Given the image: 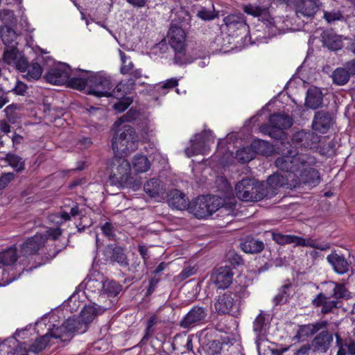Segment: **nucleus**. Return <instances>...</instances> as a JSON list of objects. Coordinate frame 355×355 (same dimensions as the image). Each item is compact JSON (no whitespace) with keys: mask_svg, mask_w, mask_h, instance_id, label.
I'll return each instance as SVG.
<instances>
[{"mask_svg":"<svg viewBox=\"0 0 355 355\" xmlns=\"http://www.w3.org/2000/svg\"><path fill=\"white\" fill-rule=\"evenodd\" d=\"M108 307H103L97 304H88L85 306L80 313V319L89 325L94 319L102 314Z\"/></svg>","mask_w":355,"mask_h":355,"instance_id":"nucleus-30","label":"nucleus"},{"mask_svg":"<svg viewBox=\"0 0 355 355\" xmlns=\"http://www.w3.org/2000/svg\"><path fill=\"white\" fill-rule=\"evenodd\" d=\"M240 300L236 293L227 292L219 296L215 303V309L218 314L236 315L239 313Z\"/></svg>","mask_w":355,"mask_h":355,"instance_id":"nucleus-12","label":"nucleus"},{"mask_svg":"<svg viewBox=\"0 0 355 355\" xmlns=\"http://www.w3.org/2000/svg\"><path fill=\"white\" fill-rule=\"evenodd\" d=\"M51 334V331L43 336L37 338L35 342L30 345L28 351L33 353L40 352L46 347L48 343L49 342V336L52 337Z\"/></svg>","mask_w":355,"mask_h":355,"instance_id":"nucleus-44","label":"nucleus"},{"mask_svg":"<svg viewBox=\"0 0 355 355\" xmlns=\"http://www.w3.org/2000/svg\"><path fill=\"white\" fill-rule=\"evenodd\" d=\"M168 206L178 210L189 208V202L185 194L179 190L173 189L167 194Z\"/></svg>","mask_w":355,"mask_h":355,"instance_id":"nucleus-23","label":"nucleus"},{"mask_svg":"<svg viewBox=\"0 0 355 355\" xmlns=\"http://www.w3.org/2000/svg\"><path fill=\"white\" fill-rule=\"evenodd\" d=\"M315 164V158L309 154L299 153L295 150H289L285 155L279 157L275 160V166L286 175L301 171L302 168L308 167Z\"/></svg>","mask_w":355,"mask_h":355,"instance_id":"nucleus-3","label":"nucleus"},{"mask_svg":"<svg viewBox=\"0 0 355 355\" xmlns=\"http://www.w3.org/2000/svg\"><path fill=\"white\" fill-rule=\"evenodd\" d=\"M0 35L5 46H17V39L18 35L13 29V27L1 26Z\"/></svg>","mask_w":355,"mask_h":355,"instance_id":"nucleus-34","label":"nucleus"},{"mask_svg":"<svg viewBox=\"0 0 355 355\" xmlns=\"http://www.w3.org/2000/svg\"><path fill=\"white\" fill-rule=\"evenodd\" d=\"M124 87L125 85L121 83H119L114 89H111L109 96H112L118 99L123 98L125 95Z\"/></svg>","mask_w":355,"mask_h":355,"instance_id":"nucleus-58","label":"nucleus"},{"mask_svg":"<svg viewBox=\"0 0 355 355\" xmlns=\"http://www.w3.org/2000/svg\"><path fill=\"white\" fill-rule=\"evenodd\" d=\"M336 345L338 347V350L336 355H346L347 352V349L345 344V340H343L341 337L338 334H336Z\"/></svg>","mask_w":355,"mask_h":355,"instance_id":"nucleus-64","label":"nucleus"},{"mask_svg":"<svg viewBox=\"0 0 355 355\" xmlns=\"http://www.w3.org/2000/svg\"><path fill=\"white\" fill-rule=\"evenodd\" d=\"M321 153L327 156H331L335 154L336 151V144L331 141L327 144H324L320 149Z\"/></svg>","mask_w":355,"mask_h":355,"instance_id":"nucleus-63","label":"nucleus"},{"mask_svg":"<svg viewBox=\"0 0 355 355\" xmlns=\"http://www.w3.org/2000/svg\"><path fill=\"white\" fill-rule=\"evenodd\" d=\"M324 18L329 24L334 23L336 21L344 19V16L339 10H334L332 11L324 12Z\"/></svg>","mask_w":355,"mask_h":355,"instance_id":"nucleus-50","label":"nucleus"},{"mask_svg":"<svg viewBox=\"0 0 355 355\" xmlns=\"http://www.w3.org/2000/svg\"><path fill=\"white\" fill-rule=\"evenodd\" d=\"M198 17L203 20H211L216 17H218V12H215L214 10H209L205 8H202L198 12Z\"/></svg>","mask_w":355,"mask_h":355,"instance_id":"nucleus-57","label":"nucleus"},{"mask_svg":"<svg viewBox=\"0 0 355 355\" xmlns=\"http://www.w3.org/2000/svg\"><path fill=\"white\" fill-rule=\"evenodd\" d=\"M6 162L12 167L17 173H21L25 169L24 161L19 156L8 153L5 157Z\"/></svg>","mask_w":355,"mask_h":355,"instance_id":"nucleus-41","label":"nucleus"},{"mask_svg":"<svg viewBox=\"0 0 355 355\" xmlns=\"http://www.w3.org/2000/svg\"><path fill=\"white\" fill-rule=\"evenodd\" d=\"M47 239V236L44 234H37L28 238L21 245V255L28 256L37 253L44 246Z\"/></svg>","mask_w":355,"mask_h":355,"instance_id":"nucleus-17","label":"nucleus"},{"mask_svg":"<svg viewBox=\"0 0 355 355\" xmlns=\"http://www.w3.org/2000/svg\"><path fill=\"white\" fill-rule=\"evenodd\" d=\"M306 140L303 143L304 148H315L320 141V137L313 132H306Z\"/></svg>","mask_w":355,"mask_h":355,"instance_id":"nucleus-46","label":"nucleus"},{"mask_svg":"<svg viewBox=\"0 0 355 355\" xmlns=\"http://www.w3.org/2000/svg\"><path fill=\"white\" fill-rule=\"evenodd\" d=\"M235 193L237 198L243 202H258L266 198L264 183L254 178H245L239 181Z\"/></svg>","mask_w":355,"mask_h":355,"instance_id":"nucleus-6","label":"nucleus"},{"mask_svg":"<svg viewBox=\"0 0 355 355\" xmlns=\"http://www.w3.org/2000/svg\"><path fill=\"white\" fill-rule=\"evenodd\" d=\"M227 259L234 266H239L243 263L241 257L234 251L228 252Z\"/></svg>","mask_w":355,"mask_h":355,"instance_id":"nucleus-60","label":"nucleus"},{"mask_svg":"<svg viewBox=\"0 0 355 355\" xmlns=\"http://www.w3.org/2000/svg\"><path fill=\"white\" fill-rule=\"evenodd\" d=\"M322 101L323 94L319 88L313 87L308 89L305 101L307 107L315 110L322 105Z\"/></svg>","mask_w":355,"mask_h":355,"instance_id":"nucleus-32","label":"nucleus"},{"mask_svg":"<svg viewBox=\"0 0 355 355\" xmlns=\"http://www.w3.org/2000/svg\"><path fill=\"white\" fill-rule=\"evenodd\" d=\"M184 50L185 49L181 50H175V55L174 61L176 64L182 65L193 62V60L186 55Z\"/></svg>","mask_w":355,"mask_h":355,"instance_id":"nucleus-51","label":"nucleus"},{"mask_svg":"<svg viewBox=\"0 0 355 355\" xmlns=\"http://www.w3.org/2000/svg\"><path fill=\"white\" fill-rule=\"evenodd\" d=\"M290 234H282L281 233H272V239L279 245L289 244Z\"/></svg>","mask_w":355,"mask_h":355,"instance_id":"nucleus-62","label":"nucleus"},{"mask_svg":"<svg viewBox=\"0 0 355 355\" xmlns=\"http://www.w3.org/2000/svg\"><path fill=\"white\" fill-rule=\"evenodd\" d=\"M306 132L301 130L293 134L292 142L296 147H303V143L306 140Z\"/></svg>","mask_w":355,"mask_h":355,"instance_id":"nucleus-55","label":"nucleus"},{"mask_svg":"<svg viewBox=\"0 0 355 355\" xmlns=\"http://www.w3.org/2000/svg\"><path fill=\"white\" fill-rule=\"evenodd\" d=\"M14 173H6L0 176V191L5 189L8 184L15 179Z\"/></svg>","mask_w":355,"mask_h":355,"instance_id":"nucleus-59","label":"nucleus"},{"mask_svg":"<svg viewBox=\"0 0 355 355\" xmlns=\"http://www.w3.org/2000/svg\"><path fill=\"white\" fill-rule=\"evenodd\" d=\"M20 54L17 46H5L2 59L8 65H13Z\"/></svg>","mask_w":355,"mask_h":355,"instance_id":"nucleus-40","label":"nucleus"},{"mask_svg":"<svg viewBox=\"0 0 355 355\" xmlns=\"http://www.w3.org/2000/svg\"><path fill=\"white\" fill-rule=\"evenodd\" d=\"M70 67L65 64H60L50 70L45 74L46 80L53 85H63L69 79Z\"/></svg>","mask_w":355,"mask_h":355,"instance_id":"nucleus-16","label":"nucleus"},{"mask_svg":"<svg viewBox=\"0 0 355 355\" xmlns=\"http://www.w3.org/2000/svg\"><path fill=\"white\" fill-rule=\"evenodd\" d=\"M89 87L88 94H92L97 97H109L113 84L110 77L92 73L89 78Z\"/></svg>","mask_w":355,"mask_h":355,"instance_id":"nucleus-13","label":"nucleus"},{"mask_svg":"<svg viewBox=\"0 0 355 355\" xmlns=\"http://www.w3.org/2000/svg\"><path fill=\"white\" fill-rule=\"evenodd\" d=\"M266 144L267 143L263 140H254L252 142L250 148L253 150L254 155L255 153L264 154Z\"/></svg>","mask_w":355,"mask_h":355,"instance_id":"nucleus-54","label":"nucleus"},{"mask_svg":"<svg viewBox=\"0 0 355 355\" xmlns=\"http://www.w3.org/2000/svg\"><path fill=\"white\" fill-rule=\"evenodd\" d=\"M241 248L245 253L257 254L263 250L265 244L258 239L247 236L240 244Z\"/></svg>","mask_w":355,"mask_h":355,"instance_id":"nucleus-31","label":"nucleus"},{"mask_svg":"<svg viewBox=\"0 0 355 355\" xmlns=\"http://www.w3.org/2000/svg\"><path fill=\"white\" fill-rule=\"evenodd\" d=\"M28 89V85L20 80H17L12 87H8L9 92H12L15 95L21 96H25L27 94Z\"/></svg>","mask_w":355,"mask_h":355,"instance_id":"nucleus-48","label":"nucleus"},{"mask_svg":"<svg viewBox=\"0 0 355 355\" xmlns=\"http://www.w3.org/2000/svg\"><path fill=\"white\" fill-rule=\"evenodd\" d=\"M123 156L116 155L110 159L108 164L110 170L109 182L114 186L134 187L135 180L130 175V164Z\"/></svg>","mask_w":355,"mask_h":355,"instance_id":"nucleus-4","label":"nucleus"},{"mask_svg":"<svg viewBox=\"0 0 355 355\" xmlns=\"http://www.w3.org/2000/svg\"><path fill=\"white\" fill-rule=\"evenodd\" d=\"M329 322L327 320H320L315 323L300 325L295 336L296 338H300L302 336H310L317 334L321 329H327Z\"/></svg>","mask_w":355,"mask_h":355,"instance_id":"nucleus-28","label":"nucleus"},{"mask_svg":"<svg viewBox=\"0 0 355 355\" xmlns=\"http://www.w3.org/2000/svg\"><path fill=\"white\" fill-rule=\"evenodd\" d=\"M208 315V310L201 306H193L179 322V326L189 330L205 323Z\"/></svg>","mask_w":355,"mask_h":355,"instance_id":"nucleus-14","label":"nucleus"},{"mask_svg":"<svg viewBox=\"0 0 355 355\" xmlns=\"http://www.w3.org/2000/svg\"><path fill=\"white\" fill-rule=\"evenodd\" d=\"M292 125V119L288 115L274 114L270 115L268 124L262 125L260 130L275 139H281L284 134L283 130L290 128Z\"/></svg>","mask_w":355,"mask_h":355,"instance_id":"nucleus-9","label":"nucleus"},{"mask_svg":"<svg viewBox=\"0 0 355 355\" xmlns=\"http://www.w3.org/2000/svg\"><path fill=\"white\" fill-rule=\"evenodd\" d=\"M318 8V0H301L297 5L295 15L299 19H311L314 17Z\"/></svg>","mask_w":355,"mask_h":355,"instance_id":"nucleus-19","label":"nucleus"},{"mask_svg":"<svg viewBox=\"0 0 355 355\" xmlns=\"http://www.w3.org/2000/svg\"><path fill=\"white\" fill-rule=\"evenodd\" d=\"M234 273L229 266L216 268L211 275V280L219 289L228 288L233 281Z\"/></svg>","mask_w":355,"mask_h":355,"instance_id":"nucleus-18","label":"nucleus"},{"mask_svg":"<svg viewBox=\"0 0 355 355\" xmlns=\"http://www.w3.org/2000/svg\"><path fill=\"white\" fill-rule=\"evenodd\" d=\"M138 141L135 129L125 125L116 130L112 138V150L116 155L127 156L137 148Z\"/></svg>","mask_w":355,"mask_h":355,"instance_id":"nucleus-2","label":"nucleus"},{"mask_svg":"<svg viewBox=\"0 0 355 355\" xmlns=\"http://www.w3.org/2000/svg\"><path fill=\"white\" fill-rule=\"evenodd\" d=\"M28 64L29 63L27 59L21 53L18 57L15 62L13 64L15 68L21 72L26 71Z\"/></svg>","mask_w":355,"mask_h":355,"instance_id":"nucleus-56","label":"nucleus"},{"mask_svg":"<svg viewBox=\"0 0 355 355\" xmlns=\"http://www.w3.org/2000/svg\"><path fill=\"white\" fill-rule=\"evenodd\" d=\"M254 157V152L250 147H245L236 150V158L240 162H248L253 159Z\"/></svg>","mask_w":355,"mask_h":355,"instance_id":"nucleus-45","label":"nucleus"},{"mask_svg":"<svg viewBox=\"0 0 355 355\" xmlns=\"http://www.w3.org/2000/svg\"><path fill=\"white\" fill-rule=\"evenodd\" d=\"M145 192L150 197L155 198L164 193L163 186L159 179L152 178L144 186Z\"/></svg>","mask_w":355,"mask_h":355,"instance_id":"nucleus-36","label":"nucleus"},{"mask_svg":"<svg viewBox=\"0 0 355 355\" xmlns=\"http://www.w3.org/2000/svg\"><path fill=\"white\" fill-rule=\"evenodd\" d=\"M119 55L122 62L120 72L123 74H129L131 77L128 79V83L129 85H132L135 81L141 77V72L140 69H135L133 62L130 60L124 52L119 50Z\"/></svg>","mask_w":355,"mask_h":355,"instance_id":"nucleus-20","label":"nucleus"},{"mask_svg":"<svg viewBox=\"0 0 355 355\" xmlns=\"http://www.w3.org/2000/svg\"><path fill=\"white\" fill-rule=\"evenodd\" d=\"M291 286V284H285L281 288L279 293L273 299L275 305H278L279 304L283 302H286L290 295L288 293V291L289 290Z\"/></svg>","mask_w":355,"mask_h":355,"instance_id":"nucleus-49","label":"nucleus"},{"mask_svg":"<svg viewBox=\"0 0 355 355\" xmlns=\"http://www.w3.org/2000/svg\"><path fill=\"white\" fill-rule=\"evenodd\" d=\"M327 260L338 274L343 275L349 271L350 263L343 255L333 252L327 256Z\"/></svg>","mask_w":355,"mask_h":355,"instance_id":"nucleus-26","label":"nucleus"},{"mask_svg":"<svg viewBox=\"0 0 355 355\" xmlns=\"http://www.w3.org/2000/svg\"><path fill=\"white\" fill-rule=\"evenodd\" d=\"M300 183L299 177L296 174L289 173V176L275 173L270 175L264 184V190L267 198L276 196L279 188L284 187L292 189L297 187Z\"/></svg>","mask_w":355,"mask_h":355,"instance_id":"nucleus-7","label":"nucleus"},{"mask_svg":"<svg viewBox=\"0 0 355 355\" xmlns=\"http://www.w3.org/2000/svg\"><path fill=\"white\" fill-rule=\"evenodd\" d=\"M302 168L300 181L303 182L304 184L309 186H315L319 183L320 176L318 171L311 167Z\"/></svg>","mask_w":355,"mask_h":355,"instance_id":"nucleus-33","label":"nucleus"},{"mask_svg":"<svg viewBox=\"0 0 355 355\" xmlns=\"http://www.w3.org/2000/svg\"><path fill=\"white\" fill-rule=\"evenodd\" d=\"M0 20L2 22L1 26L8 27H13L17 23V19L14 16L13 12L10 10H3L1 11L0 13Z\"/></svg>","mask_w":355,"mask_h":355,"instance_id":"nucleus-47","label":"nucleus"},{"mask_svg":"<svg viewBox=\"0 0 355 355\" xmlns=\"http://www.w3.org/2000/svg\"><path fill=\"white\" fill-rule=\"evenodd\" d=\"M211 143H214L211 131H203L191 139V146L185 150V153L188 157L204 155L209 150Z\"/></svg>","mask_w":355,"mask_h":355,"instance_id":"nucleus-11","label":"nucleus"},{"mask_svg":"<svg viewBox=\"0 0 355 355\" xmlns=\"http://www.w3.org/2000/svg\"><path fill=\"white\" fill-rule=\"evenodd\" d=\"M332 124V119L329 112L321 110L316 112L312 123L315 130L326 132Z\"/></svg>","mask_w":355,"mask_h":355,"instance_id":"nucleus-27","label":"nucleus"},{"mask_svg":"<svg viewBox=\"0 0 355 355\" xmlns=\"http://www.w3.org/2000/svg\"><path fill=\"white\" fill-rule=\"evenodd\" d=\"M105 255L107 260L111 262H116L121 266L126 267L129 265L125 250L120 246L108 245L105 249Z\"/></svg>","mask_w":355,"mask_h":355,"instance_id":"nucleus-22","label":"nucleus"},{"mask_svg":"<svg viewBox=\"0 0 355 355\" xmlns=\"http://www.w3.org/2000/svg\"><path fill=\"white\" fill-rule=\"evenodd\" d=\"M17 249L12 246L0 252V263L5 266H11L17 260Z\"/></svg>","mask_w":355,"mask_h":355,"instance_id":"nucleus-39","label":"nucleus"},{"mask_svg":"<svg viewBox=\"0 0 355 355\" xmlns=\"http://www.w3.org/2000/svg\"><path fill=\"white\" fill-rule=\"evenodd\" d=\"M322 38L324 45L329 49L336 51L342 47V41L340 37L333 32H323Z\"/></svg>","mask_w":355,"mask_h":355,"instance_id":"nucleus-35","label":"nucleus"},{"mask_svg":"<svg viewBox=\"0 0 355 355\" xmlns=\"http://www.w3.org/2000/svg\"><path fill=\"white\" fill-rule=\"evenodd\" d=\"M138 116V112L135 110L130 109L125 115L119 119L115 123V126H119L125 121H131L135 120Z\"/></svg>","mask_w":355,"mask_h":355,"instance_id":"nucleus-53","label":"nucleus"},{"mask_svg":"<svg viewBox=\"0 0 355 355\" xmlns=\"http://www.w3.org/2000/svg\"><path fill=\"white\" fill-rule=\"evenodd\" d=\"M333 334L327 329H321L311 340L313 353H326L333 343Z\"/></svg>","mask_w":355,"mask_h":355,"instance_id":"nucleus-15","label":"nucleus"},{"mask_svg":"<svg viewBox=\"0 0 355 355\" xmlns=\"http://www.w3.org/2000/svg\"><path fill=\"white\" fill-rule=\"evenodd\" d=\"M101 230L105 236H106L109 239L113 240L115 237L114 229L113 225L109 223L106 222L102 227Z\"/></svg>","mask_w":355,"mask_h":355,"instance_id":"nucleus-61","label":"nucleus"},{"mask_svg":"<svg viewBox=\"0 0 355 355\" xmlns=\"http://www.w3.org/2000/svg\"><path fill=\"white\" fill-rule=\"evenodd\" d=\"M243 11L253 17H259L268 30L269 35L275 36L281 33L280 28L277 26V20L272 17L268 8L266 6L248 4L244 6Z\"/></svg>","mask_w":355,"mask_h":355,"instance_id":"nucleus-10","label":"nucleus"},{"mask_svg":"<svg viewBox=\"0 0 355 355\" xmlns=\"http://www.w3.org/2000/svg\"><path fill=\"white\" fill-rule=\"evenodd\" d=\"M229 31H241L243 33L248 32L249 26L247 24L243 15H230L223 19Z\"/></svg>","mask_w":355,"mask_h":355,"instance_id":"nucleus-24","label":"nucleus"},{"mask_svg":"<svg viewBox=\"0 0 355 355\" xmlns=\"http://www.w3.org/2000/svg\"><path fill=\"white\" fill-rule=\"evenodd\" d=\"M150 162L145 155H136L132 159V168L136 173H144L150 168Z\"/></svg>","mask_w":355,"mask_h":355,"instance_id":"nucleus-38","label":"nucleus"},{"mask_svg":"<svg viewBox=\"0 0 355 355\" xmlns=\"http://www.w3.org/2000/svg\"><path fill=\"white\" fill-rule=\"evenodd\" d=\"M77 71H80L81 74L72 78H70L69 76L67 83L69 87L82 91L85 89L87 85L89 86V78L92 75V72L79 69Z\"/></svg>","mask_w":355,"mask_h":355,"instance_id":"nucleus-29","label":"nucleus"},{"mask_svg":"<svg viewBox=\"0 0 355 355\" xmlns=\"http://www.w3.org/2000/svg\"><path fill=\"white\" fill-rule=\"evenodd\" d=\"M27 73L23 75V78L26 80H38L42 73V68L38 62H32L28 64V67L26 69Z\"/></svg>","mask_w":355,"mask_h":355,"instance_id":"nucleus-42","label":"nucleus"},{"mask_svg":"<svg viewBox=\"0 0 355 355\" xmlns=\"http://www.w3.org/2000/svg\"><path fill=\"white\" fill-rule=\"evenodd\" d=\"M330 292L320 293L312 300V304L315 307H322L321 313L325 315L338 308V300L344 298L347 295V289L343 284L331 282Z\"/></svg>","mask_w":355,"mask_h":355,"instance_id":"nucleus-5","label":"nucleus"},{"mask_svg":"<svg viewBox=\"0 0 355 355\" xmlns=\"http://www.w3.org/2000/svg\"><path fill=\"white\" fill-rule=\"evenodd\" d=\"M185 37L184 30L176 26H172L168 32L169 44L174 50L185 49Z\"/></svg>","mask_w":355,"mask_h":355,"instance_id":"nucleus-21","label":"nucleus"},{"mask_svg":"<svg viewBox=\"0 0 355 355\" xmlns=\"http://www.w3.org/2000/svg\"><path fill=\"white\" fill-rule=\"evenodd\" d=\"M331 77L332 78L333 83L338 86H343L346 85L350 79V76L348 74L347 69L344 67L336 68L332 72Z\"/></svg>","mask_w":355,"mask_h":355,"instance_id":"nucleus-37","label":"nucleus"},{"mask_svg":"<svg viewBox=\"0 0 355 355\" xmlns=\"http://www.w3.org/2000/svg\"><path fill=\"white\" fill-rule=\"evenodd\" d=\"M268 327L269 315L261 311L253 322V331L257 334L256 343L257 345H259L260 340H262L266 336Z\"/></svg>","mask_w":355,"mask_h":355,"instance_id":"nucleus-25","label":"nucleus"},{"mask_svg":"<svg viewBox=\"0 0 355 355\" xmlns=\"http://www.w3.org/2000/svg\"><path fill=\"white\" fill-rule=\"evenodd\" d=\"M88 329V325L78 316L77 318H69L60 327L51 329V336L60 338L62 341H69L73 338V333L83 334Z\"/></svg>","mask_w":355,"mask_h":355,"instance_id":"nucleus-8","label":"nucleus"},{"mask_svg":"<svg viewBox=\"0 0 355 355\" xmlns=\"http://www.w3.org/2000/svg\"><path fill=\"white\" fill-rule=\"evenodd\" d=\"M310 239H304L295 235H290L289 237V244L294 243L295 246H300V247H309V245H312L310 243Z\"/></svg>","mask_w":355,"mask_h":355,"instance_id":"nucleus-52","label":"nucleus"},{"mask_svg":"<svg viewBox=\"0 0 355 355\" xmlns=\"http://www.w3.org/2000/svg\"><path fill=\"white\" fill-rule=\"evenodd\" d=\"M236 207L234 198L224 199L214 196H198L193 201L189 203V209L197 218H205L212 213L219 211L220 214L226 213L230 214Z\"/></svg>","mask_w":355,"mask_h":355,"instance_id":"nucleus-1","label":"nucleus"},{"mask_svg":"<svg viewBox=\"0 0 355 355\" xmlns=\"http://www.w3.org/2000/svg\"><path fill=\"white\" fill-rule=\"evenodd\" d=\"M122 286L114 281L106 280L103 282L102 288L103 293L107 294L108 296L115 297L121 291Z\"/></svg>","mask_w":355,"mask_h":355,"instance_id":"nucleus-43","label":"nucleus"}]
</instances>
